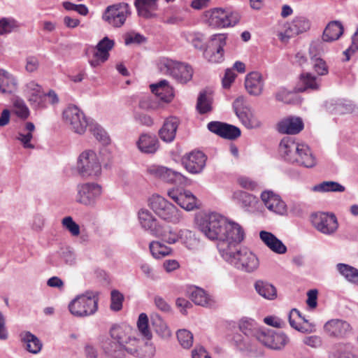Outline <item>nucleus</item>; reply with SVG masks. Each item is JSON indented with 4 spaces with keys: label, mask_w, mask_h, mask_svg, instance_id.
Wrapping results in <instances>:
<instances>
[{
    "label": "nucleus",
    "mask_w": 358,
    "mask_h": 358,
    "mask_svg": "<svg viewBox=\"0 0 358 358\" xmlns=\"http://www.w3.org/2000/svg\"><path fill=\"white\" fill-rule=\"evenodd\" d=\"M159 69L161 71L171 75L180 83H187L193 75L191 66L168 58H163L160 61Z\"/></svg>",
    "instance_id": "1a4fd4ad"
},
{
    "label": "nucleus",
    "mask_w": 358,
    "mask_h": 358,
    "mask_svg": "<svg viewBox=\"0 0 358 358\" xmlns=\"http://www.w3.org/2000/svg\"><path fill=\"white\" fill-rule=\"evenodd\" d=\"M338 272L349 282L358 286V269L344 263L336 264Z\"/></svg>",
    "instance_id": "79ce46f5"
},
{
    "label": "nucleus",
    "mask_w": 358,
    "mask_h": 358,
    "mask_svg": "<svg viewBox=\"0 0 358 358\" xmlns=\"http://www.w3.org/2000/svg\"><path fill=\"white\" fill-rule=\"evenodd\" d=\"M295 317H301V314L296 308L290 310L288 318L290 326L294 329L302 333H312L315 331V324H308L309 326H302L301 324H297Z\"/></svg>",
    "instance_id": "a18cd8bd"
},
{
    "label": "nucleus",
    "mask_w": 358,
    "mask_h": 358,
    "mask_svg": "<svg viewBox=\"0 0 358 358\" xmlns=\"http://www.w3.org/2000/svg\"><path fill=\"white\" fill-rule=\"evenodd\" d=\"M213 96L212 93L208 90L201 91L199 94L196 108L199 113L206 114L213 110Z\"/></svg>",
    "instance_id": "a19ab883"
},
{
    "label": "nucleus",
    "mask_w": 358,
    "mask_h": 358,
    "mask_svg": "<svg viewBox=\"0 0 358 358\" xmlns=\"http://www.w3.org/2000/svg\"><path fill=\"white\" fill-rule=\"evenodd\" d=\"M111 303L110 309L114 311H119L122 308L124 296L117 290H113L110 294Z\"/></svg>",
    "instance_id": "0e129e2a"
},
{
    "label": "nucleus",
    "mask_w": 358,
    "mask_h": 358,
    "mask_svg": "<svg viewBox=\"0 0 358 358\" xmlns=\"http://www.w3.org/2000/svg\"><path fill=\"white\" fill-rule=\"evenodd\" d=\"M14 20L3 17L0 20V35L10 33L14 28Z\"/></svg>",
    "instance_id": "774afa93"
},
{
    "label": "nucleus",
    "mask_w": 358,
    "mask_h": 358,
    "mask_svg": "<svg viewBox=\"0 0 358 358\" xmlns=\"http://www.w3.org/2000/svg\"><path fill=\"white\" fill-rule=\"evenodd\" d=\"M301 144L296 143L291 137L283 138L279 145V151L284 159L291 164H294Z\"/></svg>",
    "instance_id": "393cba45"
},
{
    "label": "nucleus",
    "mask_w": 358,
    "mask_h": 358,
    "mask_svg": "<svg viewBox=\"0 0 358 358\" xmlns=\"http://www.w3.org/2000/svg\"><path fill=\"white\" fill-rule=\"evenodd\" d=\"M313 62V69L320 76H325L329 73L328 66L324 60L320 57H315V55L312 56Z\"/></svg>",
    "instance_id": "680f3d73"
},
{
    "label": "nucleus",
    "mask_w": 358,
    "mask_h": 358,
    "mask_svg": "<svg viewBox=\"0 0 358 358\" xmlns=\"http://www.w3.org/2000/svg\"><path fill=\"white\" fill-rule=\"evenodd\" d=\"M227 34H217L211 36L203 56L208 62L220 63L224 60V47L226 45Z\"/></svg>",
    "instance_id": "4468645a"
},
{
    "label": "nucleus",
    "mask_w": 358,
    "mask_h": 358,
    "mask_svg": "<svg viewBox=\"0 0 358 358\" xmlns=\"http://www.w3.org/2000/svg\"><path fill=\"white\" fill-rule=\"evenodd\" d=\"M261 199L265 206L278 215H284L287 211V206L281 197L273 191L266 190L261 194Z\"/></svg>",
    "instance_id": "5701e85b"
},
{
    "label": "nucleus",
    "mask_w": 358,
    "mask_h": 358,
    "mask_svg": "<svg viewBox=\"0 0 358 358\" xmlns=\"http://www.w3.org/2000/svg\"><path fill=\"white\" fill-rule=\"evenodd\" d=\"M301 144L296 143L291 137L283 138L279 145V151L284 159L291 164H294Z\"/></svg>",
    "instance_id": "b1692460"
},
{
    "label": "nucleus",
    "mask_w": 358,
    "mask_h": 358,
    "mask_svg": "<svg viewBox=\"0 0 358 358\" xmlns=\"http://www.w3.org/2000/svg\"><path fill=\"white\" fill-rule=\"evenodd\" d=\"M310 21L304 17H298L292 20L289 24L288 27L285 29L284 34H280V38L282 41L285 38H289L299 35L303 32L308 31L310 29Z\"/></svg>",
    "instance_id": "cd10ccee"
},
{
    "label": "nucleus",
    "mask_w": 358,
    "mask_h": 358,
    "mask_svg": "<svg viewBox=\"0 0 358 358\" xmlns=\"http://www.w3.org/2000/svg\"><path fill=\"white\" fill-rule=\"evenodd\" d=\"M22 341L26 343V349L31 353L37 354L42 348L41 341L29 331L24 334Z\"/></svg>",
    "instance_id": "de8ad7c7"
},
{
    "label": "nucleus",
    "mask_w": 358,
    "mask_h": 358,
    "mask_svg": "<svg viewBox=\"0 0 358 358\" xmlns=\"http://www.w3.org/2000/svg\"><path fill=\"white\" fill-rule=\"evenodd\" d=\"M115 42L113 40L104 37L96 46V52L99 54L103 60H108L109 57V51L113 48Z\"/></svg>",
    "instance_id": "8fccbe9b"
},
{
    "label": "nucleus",
    "mask_w": 358,
    "mask_h": 358,
    "mask_svg": "<svg viewBox=\"0 0 358 358\" xmlns=\"http://www.w3.org/2000/svg\"><path fill=\"white\" fill-rule=\"evenodd\" d=\"M151 322L155 328V331L162 336H166L170 335V331L167 327L166 323L162 319V317L158 315L155 314L151 317Z\"/></svg>",
    "instance_id": "864d4df0"
},
{
    "label": "nucleus",
    "mask_w": 358,
    "mask_h": 358,
    "mask_svg": "<svg viewBox=\"0 0 358 358\" xmlns=\"http://www.w3.org/2000/svg\"><path fill=\"white\" fill-rule=\"evenodd\" d=\"M148 205L161 219L172 224H178L181 220L180 211L164 197L154 194L148 199Z\"/></svg>",
    "instance_id": "6e6552de"
},
{
    "label": "nucleus",
    "mask_w": 358,
    "mask_h": 358,
    "mask_svg": "<svg viewBox=\"0 0 358 358\" xmlns=\"http://www.w3.org/2000/svg\"><path fill=\"white\" fill-rule=\"evenodd\" d=\"M177 338L181 346L184 348H189L193 343L192 334L186 329H180L177 331Z\"/></svg>",
    "instance_id": "6e6d98bb"
},
{
    "label": "nucleus",
    "mask_w": 358,
    "mask_h": 358,
    "mask_svg": "<svg viewBox=\"0 0 358 358\" xmlns=\"http://www.w3.org/2000/svg\"><path fill=\"white\" fill-rule=\"evenodd\" d=\"M324 331L331 337L343 338L350 331V324L343 320H331L326 322Z\"/></svg>",
    "instance_id": "bb28decb"
},
{
    "label": "nucleus",
    "mask_w": 358,
    "mask_h": 358,
    "mask_svg": "<svg viewBox=\"0 0 358 358\" xmlns=\"http://www.w3.org/2000/svg\"><path fill=\"white\" fill-rule=\"evenodd\" d=\"M168 196L178 206L186 210H192L197 208L196 198L189 190L171 189L168 191Z\"/></svg>",
    "instance_id": "412c9836"
},
{
    "label": "nucleus",
    "mask_w": 358,
    "mask_h": 358,
    "mask_svg": "<svg viewBox=\"0 0 358 358\" xmlns=\"http://www.w3.org/2000/svg\"><path fill=\"white\" fill-rule=\"evenodd\" d=\"M63 118L71 129L78 134H83L90 122L83 112L75 105H69L64 110Z\"/></svg>",
    "instance_id": "f8f14e48"
},
{
    "label": "nucleus",
    "mask_w": 358,
    "mask_h": 358,
    "mask_svg": "<svg viewBox=\"0 0 358 358\" xmlns=\"http://www.w3.org/2000/svg\"><path fill=\"white\" fill-rule=\"evenodd\" d=\"M257 292L264 298L273 300L277 297V289L271 284L263 280H257L255 284Z\"/></svg>",
    "instance_id": "37998d69"
},
{
    "label": "nucleus",
    "mask_w": 358,
    "mask_h": 358,
    "mask_svg": "<svg viewBox=\"0 0 358 358\" xmlns=\"http://www.w3.org/2000/svg\"><path fill=\"white\" fill-rule=\"evenodd\" d=\"M98 301L97 294L87 291L72 300L69 305V310L73 315L78 317L89 316L96 312Z\"/></svg>",
    "instance_id": "0eeeda50"
},
{
    "label": "nucleus",
    "mask_w": 358,
    "mask_h": 358,
    "mask_svg": "<svg viewBox=\"0 0 358 358\" xmlns=\"http://www.w3.org/2000/svg\"><path fill=\"white\" fill-rule=\"evenodd\" d=\"M199 230L209 239L219 241L227 220L221 215L212 213L196 217Z\"/></svg>",
    "instance_id": "39448f33"
},
{
    "label": "nucleus",
    "mask_w": 358,
    "mask_h": 358,
    "mask_svg": "<svg viewBox=\"0 0 358 358\" xmlns=\"http://www.w3.org/2000/svg\"><path fill=\"white\" fill-rule=\"evenodd\" d=\"M76 201L85 206H94L102 193V187L95 182L79 183L76 186Z\"/></svg>",
    "instance_id": "9b49d317"
},
{
    "label": "nucleus",
    "mask_w": 358,
    "mask_h": 358,
    "mask_svg": "<svg viewBox=\"0 0 358 358\" xmlns=\"http://www.w3.org/2000/svg\"><path fill=\"white\" fill-rule=\"evenodd\" d=\"M320 86L321 79L310 73H304L300 76L296 90L299 92L317 91Z\"/></svg>",
    "instance_id": "2f4dec72"
},
{
    "label": "nucleus",
    "mask_w": 358,
    "mask_h": 358,
    "mask_svg": "<svg viewBox=\"0 0 358 358\" xmlns=\"http://www.w3.org/2000/svg\"><path fill=\"white\" fill-rule=\"evenodd\" d=\"M76 169L82 177L97 176L101 173V164L92 150L83 152L77 161Z\"/></svg>",
    "instance_id": "9d476101"
},
{
    "label": "nucleus",
    "mask_w": 358,
    "mask_h": 358,
    "mask_svg": "<svg viewBox=\"0 0 358 358\" xmlns=\"http://www.w3.org/2000/svg\"><path fill=\"white\" fill-rule=\"evenodd\" d=\"M131 328L129 326H113L110 330V334L114 343L111 345V348L108 350V353L114 358H124L125 346L135 345L138 343V339L132 338L130 335Z\"/></svg>",
    "instance_id": "20e7f679"
},
{
    "label": "nucleus",
    "mask_w": 358,
    "mask_h": 358,
    "mask_svg": "<svg viewBox=\"0 0 358 358\" xmlns=\"http://www.w3.org/2000/svg\"><path fill=\"white\" fill-rule=\"evenodd\" d=\"M304 124L301 118L289 117L282 120L277 125L278 132L287 134H296L303 129Z\"/></svg>",
    "instance_id": "c85d7f7f"
},
{
    "label": "nucleus",
    "mask_w": 358,
    "mask_h": 358,
    "mask_svg": "<svg viewBox=\"0 0 358 358\" xmlns=\"http://www.w3.org/2000/svg\"><path fill=\"white\" fill-rule=\"evenodd\" d=\"M134 117L136 122L144 126L151 127L154 123L152 118L150 115L138 112L136 110L134 111Z\"/></svg>",
    "instance_id": "338daca9"
},
{
    "label": "nucleus",
    "mask_w": 358,
    "mask_h": 358,
    "mask_svg": "<svg viewBox=\"0 0 358 358\" xmlns=\"http://www.w3.org/2000/svg\"><path fill=\"white\" fill-rule=\"evenodd\" d=\"M206 155L201 151L193 150L185 155L181 159L185 169L192 174L201 173L206 166Z\"/></svg>",
    "instance_id": "aec40b11"
},
{
    "label": "nucleus",
    "mask_w": 358,
    "mask_h": 358,
    "mask_svg": "<svg viewBox=\"0 0 358 358\" xmlns=\"http://www.w3.org/2000/svg\"><path fill=\"white\" fill-rule=\"evenodd\" d=\"M189 297L196 305L204 307H211L214 305V301L203 289L199 287L190 289Z\"/></svg>",
    "instance_id": "ea45409f"
},
{
    "label": "nucleus",
    "mask_w": 358,
    "mask_h": 358,
    "mask_svg": "<svg viewBox=\"0 0 358 358\" xmlns=\"http://www.w3.org/2000/svg\"><path fill=\"white\" fill-rule=\"evenodd\" d=\"M296 159L297 160L294 161V164L306 168H312L316 164L315 157L313 156L309 147L306 144H301Z\"/></svg>",
    "instance_id": "58836bf2"
},
{
    "label": "nucleus",
    "mask_w": 358,
    "mask_h": 358,
    "mask_svg": "<svg viewBox=\"0 0 358 358\" xmlns=\"http://www.w3.org/2000/svg\"><path fill=\"white\" fill-rule=\"evenodd\" d=\"M148 171L155 177L169 183L177 185H186L187 183V177L180 172L164 166L153 165L148 169Z\"/></svg>",
    "instance_id": "6ab92c4d"
},
{
    "label": "nucleus",
    "mask_w": 358,
    "mask_h": 358,
    "mask_svg": "<svg viewBox=\"0 0 358 358\" xmlns=\"http://www.w3.org/2000/svg\"><path fill=\"white\" fill-rule=\"evenodd\" d=\"M142 341L138 339V343L135 345L125 346L127 352L136 357L139 358H152L154 356L155 349L152 345L145 343L141 345Z\"/></svg>",
    "instance_id": "4c0bfd02"
},
{
    "label": "nucleus",
    "mask_w": 358,
    "mask_h": 358,
    "mask_svg": "<svg viewBox=\"0 0 358 358\" xmlns=\"http://www.w3.org/2000/svg\"><path fill=\"white\" fill-rule=\"evenodd\" d=\"M233 108L242 124L247 129H257L261 126V122L252 111L244 106V99L239 96L233 103Z\"/></svg>",
    "instance_id": "f3484780"
},
{
    "label": "nucleus",
    "mask_w": 358,
    "mask_h": 358,
    "mask_svg": "<svg viewBox=\"0 0 358 358\" xmlns=\"http://www.w3.org/2000/svg\"><path fill=\"white\" fill-rule=\"evenodd\" d=\"M150 252L155 259H160L169 255L171 250L159 241H152L149 245Z\"/></svg>",
    "instance_id": "3c124183"
},
{
    "label": "nucleus",
    "mask_w": 358,
    "mask_h": 358,
    "mask_svg": "<svg viewBox=\"0 0 358 358\" xmlns=\"http://www.w3.org/2000/svg\"><path fill=\"white\" fill-rule=\"evenodd\" d=\"M264 87V80L261 73L252 71L247 74L245 87L250 95L258 96L262 94Z\"/></svg>",
    "instance_id": "a878e982"
},
{
    "label": "nucleus",
    "mask_w": 358,
    "mask_h": 358,
    "mask_svg": "<svg viewBox=\"0 0 358 358\" xmlns=\"http://www.w3.org/2000/svg\"><path fill=\"white\" fill-rule=\"evenodd\" d=\"M262 327H259L254 320L243 319L239 322L240 331L244 334H236L233 340L236 348L241 351L252 352L255 342Z\"/></svg>",
    "instance_id": "f257e3e1"
},
{
    "label": "nucleus",
    "mask_w": 358,
    "mask_h": 358,
    "mask_svg": "<svg viewBox=\"0 0 358 358\" xmlns=\"http://www.w3.org/2000/svg\"><path fill=\"white\" fill-rule=\"evenodd\" d=\"M312 222L319 231L326 235L334 234L338 227L337 218L333 213H315L312 216Z\"/></svg>",
    "instance_id": "a211bd4d"
},
{
    "label": "nucleus",
    "mask_w": 358,
    "mask_h": 358,
    "mask_svg": "<svg viewBox=\"0 0 358 358\" xmlns=\"http://www.w3.org/2000/svg\"><path fill=\"white\" fill-rule=\"evenodd\" d=\"M259 236L265 245L273 252L280 255L285 254L287 252V247L272 233L262 231L259 233Z\"/></svg>",
    "instance_id": "f704fd0d"
},
{
    "label": "nucleus",
    "mask_w": 358,
    "mask_h": 358,
    "mask_svg": "<svg viewBox=\"0 0 358 358\" xmlns=\"http://www.w3.org/2000/svg\"><path fill=\"white\" fill-rule=\"evenodd\" d=\"M136 146L141 152L154 154L159 148V141L154 134H142L136 141Z\"/></svg>",
    "instance_id": "473e14b6"
},
{
    "label": "nucleus",
    "mask_w": 358,
    "mask_h": 358,
    "mask_svg": "<svg viewBox=\"0 0 358 358\" xmlns=\"http://www.w3.org/2000/svg\"><path fill=\"white\" fill-rule=\"evenodd\" d=\"M125 45H129L131 44H141L146 42V38L134 31L128 32L124 36Z\"/></svg>",
    "instance_id": "bf43d9fd"
},
{
    "label": "nucleus",
    "mask_w": 358,
    "mask_h": 358,
    "mask_svg": "<svg viewBox=\"0 0 358 358\" xmlns=\"http://www.w3.org/2000/svg\"><path fill=\"white\" fill-rule=\"evenodd\" d=\"M65 264L73 265L76 262V255L69 247L62 248L56 254Z\"/></svg>",
    "instance_id": "4d7b16f0"
},
{
    "label": "nucleus",
    "mask_w": 358,
    "mask_h": 358,
    "mask_svg": "<svg viewBox=\"0 0 358 358\" xmlns=\"http://www.w3.org/2000/svg\"><path fill=\"white\" fill-rule=\"evenodd\" d=\"M138 220L141 227L146 230H150L151 234L154 235V229H155V227L159 225L157 224V220L152 213L148 210L141 209L138 212Z\"/></svg>",
    "instance_id": "c03bdc74"
},
{
    "label": "nucleus",
    "mask_w": 358,
    "mask_h": 358,
    "mask_svg": "<svg viewBox=\"0 0 358 358\" xmlns=\"http://www.w3.org/2000/svg\"><path fill=\"white\" fill-rule=\"evenodd\" d=\"M62 223L63 227L66 229L72 236H77L80 234V227L73 221L71 216L63 218Z\"/></svg>",
    "instance_id": "052dcab7"
},
{
    "label": "nucleus",
    "mask_w": 358,
    "mask_h": 358,
    "mask_svg": "<svg viewBox=\"0 0 358 358\" xmlns=\"http://www.w3.org/2000/svg\"><path fill=\"white\" fill-rule=\"evenodd\" d=\"M15 114L20 118L26 119L29 115V110L24 101L20 99H16L13 103Z\"/></svg>",
    "instance_id": "e2e57ef3"
},
{
    "label": "nucleus",
    "mask_w": 358,
    "mask_h": 358,
    "mask_svg": "<svg viewBox=\"0 0 358 358\" xmlns=\"http://www.w3.org/2000/svg\"><path fill=\"white\" fill-rule=\"evenodd\" d=\"M179 125V120L176 117L166 118L159 131L160 138L166 143L172 142L176 137V131Z\"/></svg>",
    "instance_id": "7c9ffc66"
},
{
    "label": "nucleus",
    "mask_w": 358,
    "mask_h": 358,
    "mask_svg": "<svg viewBox=\"0 0 358 358\" xmlns=\"http://www.w3.org/2000/svg\"><path fill=\"white\" fill-rule=\"evenodd\" d=\"M134 6L139 16L150 19L155 16L153 12L157 9V0H135Z\"/></svg>",
    "instance_id": "e433bc0d"
},
{
    "label": "nucleus",
    "mask_w": 358,
    "mask_h": 358,
    "mask_svg": "<svg viewBox=\"0 0 358 358\" xmlns=\"http://www.w3.org/2000/svg\"><path fill=\"white\" fill-rule=\"evenodd\" d=\"M343 31L344 28L340 21H331L327 24L323 31L322 40L328 43L337 41L343 35Z\"/></svg>",
    "instance_id": "c9c22d12"
},
{
    "label": "nucleus",
    "mask_w": 358,
    "mask_h": 358,
    "mask_svg": "<svg viewBox=\"0 0 358 358\" xmlns=\"http://www.w3.org/2000/svg\"><path fill=\"white\" fill-rule=\"evenodd\" d=\"M18 86L17 79L8 71L0 69V92L4 94L15 92Z\"/></svg>",
    "instance_id": "72a5a7b5"
},
{
    "label": "nucleus",
    "mask_w": 358,
    "mask_h": 358,
    "mask_svg": "<svg viewBox=\"0 0 358 358\" xmlns=\"http://www.w3.org/2000/svg\"><path fill=\"white\" fill-rule=\"evenodd\" d=\"M90 131L93 134L97 141L103 144H107L109 142V136L104 129L99 124L90 122L88 125Z\"/></svg>",
    "instance_id": "603ef678"
},
{
    "label": "nucleus",
    "mask_w": 358,
    "mask_h": 358,
    "mask_svg": "<svg viewBox=\"0 0 358 358\" xmlns=\"http://www.w3.org/2000/svg\"><path fill=\"white\" fill-rule=\"evenodd\" d=\"M313 190L320 192H343L345 190V187L341 184L334 181H323L322 182L315 185Z\"/></svg>",
    "instance_id": "09e8293b"
},
{
    "label": "nucleus",
    "mask_w": 358,
    "mask_h": 358,
    "mask_svg": "<svg viewBox=\"0 0 358 358\" xmlns=\"http://www.w3.org/2000/svg\"><path fill=\"white\" fill-rule=\"evenodd\" d=\"M148 322L149 320L148 315L145 313H142L138 316L137 327L141 334L145 338L150 340L152 338V333L149 328Z\"/></svg>",
    "instance_id": "5fc2aeb1"
},
{
    "label": "nucleus",
    "mask_w": 358,
    "mask_h": 358,
    "mask_svg": "<svg viewBox=\"0 0 358 358\" xmlns=\"http://www.w3.org/2000/svg\"><path fill=\"white\" fill-rule=\"evenodd\" d=\"M257 341L272 350H281L289 341L288 337L282 331L262 328Z\"/></svg>",
    "instance_id": "dca6fc26"
},
{
    "label": "nucleus",
    "mask_w": 358,
    "mask_h": 358,
    "mask_svg": "<svg viewBox=\"0 0 358 358\" xmlns=\"http://www.w3.org/2000/svg\"><path fill=\"white\" fill-rule=\"evenodd\" d=\"M207 128L210 131L219 136L229 140H234L241 134L238 127L219 121L210 122L207 125Z\"/></svg>",
    "instance_id": "4be33fe9"
},
{
    "label": "nucleus",
    "mask_w": 358,
    "mask_h": 358,
    "mask_svg": "<svg viewBox=\"0 0 358 358\" xmlns=\"http://www.w3.org/2000/svg\"><path fill=\"white\" fill-rule=\"evenodd\" d=\"M245 233L243 228L236 222H226L224 230L217 243V249L221 256L229 253L238 248L244 239Z\"/></svg>",
    "instance_id": "f03ea898"
},
{
    "label": "nucleus",
    "mask_w": 358,
    "mask_h": 358,
    "mask_svg": "<svg viewBox=\"0 0 358 358\" xmlns=\"http://www.w3.org/2000/svg\"><path fill=\"white\" fill-rule=\"evenodd\" d=\"M203 20L210 27L226 28L238 24L241 20V14L236 10L214 8L204 12Z\"/></svg>",
    "instance_id": "7ed1b4c3"
},
{
    "label": "nucleus",
    "mask_w": 358,
    "mask_h": 358,
    "mask_svg": "<svg viewBox=\"0 0 358 358\" xmlns=\"http://www.w3.org/2000/svg\"><path fill=\"white\" fill-rule=\"evenodd\" d=\"M222 258L242 271L250 273L259 266V260L255 254L246 248H236L229 253H224Z\"/></svg>",
    "instance_id": "423d86ee"
},
{
    "label": "nucleus",
    "mask_w": 358,
    "mask_h": 358,
    "mask_svg": "<svg viewBox=\"0 0 358 358\" xmlns=\"http://www.w3.org/2000/svg\"><path fill=\"white\" fill-rule=\"evenodd\" d=\"M27 87L29 90H32L33 92L29 98L30 101L37 102L39 105L43 101V94L41 92V87L34 81L29 82Z\"/></svg>",
    "instance_id": "13d9d810"
},
{
    "label": "nucleus",
    "mask_w": 358,
    "mask_h": 358,
    "mask_svg": "<svg viewBox=\"0 0 358 358\" xmlns=\"http://www.w3.org/2000/svg\"><path fill=\"white\" fill-rule=\"evenodd\" d=\"M157 106V101L150 96H143L138 102V108L145 110H155Z\"/></svg>",
    "instance_id": "69168bd1"
},
{
    "label": "nucleus",
    "mask_w": 358,
    "mask_h": 358,
    "mask_svg": "<svg viewBox=\"0 0 358 358\" xmlns=\"http://www.w3.org/2000/svg\"><path fill=\"white\" fill-rule=\"evenodd\" d=\"M151 92L155 94V99L164 103H169L173 98V90L166 80L150 85Z\"/></svg>",
    "instance_id": "c756f323"
},
{
    "label": "nucleus",
    "mask_w": 358,
    "mask_h": 358,
    "mask_svg": "<svg viewBox=\"0 0 358 358\" xmlns=\"http://www.w3.org/2000/svg\"><path fill=\"white\" fill-rule=\"evenodd\" d=\"M234 197L238 201L241 207L247 210L255 207L257 203V198L251 194L243 191H238L234 194Z\"/></svg>",
    "instance_id": "49530a36"
},
{
    "label": "nucleus",
    "mask_w": 358,
    "mask_h": 358,
    "mask_svg": "<svg viewBox=\"0 0 358 358\" xmlns=\"http://www.w3.org/2000/svg\"><path fill=\"white\" fill-rule=\"evenodd\" d=\"M154 236L161 238L166 243L173 244L178 241L181 240L186 245V247L190 248L187 243L188 239L193 237V234L188 229H180L178 232L174 231L171 227H155L154 229Z\"/></svg>",
    "instance_id": "2eb2a0df"
},
{
    "label": "nucleus",
    "mask_w": 358,
    "mask_h": 358,
    "mask_svg": "<svg viewBox=\"0 0 358 358\" xmlns=\"http://www.w3.org/2000/svg\"><path fill=\"white\" fill-rule=\"evenodd\" d=\"M131 14L130 7L127 3L109 6L104 11L102 18L114 27H122Z\"/></svg>",
    "instance_id": "ddd939ff"
}]
</instances>
